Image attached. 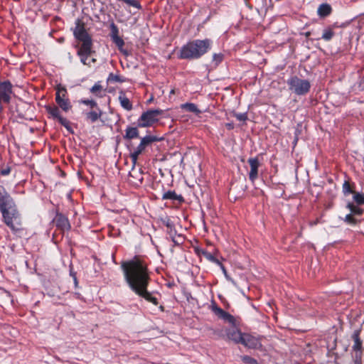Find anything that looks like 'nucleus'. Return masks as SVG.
I'll use <instances>...</instances> for the list:
<instances>
[{
  "label": "nucleus",
  "instance_id": "obj_1",
  "mask_svg": "<svg viewBox=\"0 0 364 364\" xmlns=\"http://www.w3.org/2000/svg\"><path fill=\"white\" fill-rule=\"evenodd\" d=\"M148 266L145 257L140 255H135L132 259L121 263L124 278L130 289L137 296L157 306L158 299L148 291L151 281Z\"/></svg>",
  "mask_w": 364,
  "mask_h": 364
},
{
  "label": "nucleus",
  "instance_id": "obj_2",
  "mask_svg": "<svg viewBox=\"0 0 364 364\" xmlns=\"http://www.w3.org/2000/svg\"><path fill=\"white\" fill-rule=\"evenodd\" d=\"M0 212L6 226L14 234L21 236L25 230L21 215L14 200L2 186H0Z\"/></svg>",
  "mask_w": 364,
  "mask_h": 364
},
{
  "label": "nucleus",
  "instance_id": "obj_3",
  "mask_svg": "<svg viewBox=\"0 0 364 364\" xmlns=\"http://www.w3.org/2000/svg\"><path fill=\"white\" fill-rule=\"evenodd\" d=\"M76 26L74 29V36L82 44L77 51V55L81 58V62L84 65H90V62H87V58H84L85 55H90L92 50V40L87 31L85 30V23L77 19L75 23Z\"/></svg>",
  "mask_w": 364,
  "mask_h": 364
},
{
  "label": "nucleus",
  "instance_id": "obj_4",
  "mask_svg": "<svg viewBox=\"0 0 364 364\" xmlns=\"http://www.w3.org/2000/svg\"><path fill=\"white\" fill-rule=\"evenodd\" d=\"M210 47V41L209 39L191 41L182 47L179 58L181 59L198 58L204 55Z\"/></svg>",
  "mask_w": 364,
  "mask_h": 364
},
{
  "label": "nucleus",
  "instance_id": "obj_5",
  "mask_svg": "<svg viewBox=\"0 0 364 364\" xmlns=\"http://www.w3.org/2000/svg\"><path fill=\"white\" fill-rule=\"evenodd\" d=\"M126 146L129 151L130 159L134 166L136 165L138 157L143 153L145 148L153 141H159L164 138H141L138 142L136 140L139 138H125Z\"/></svg>",
  "mask_w": 364,
  "mask_h": 364
},
{
  "label": "nucleus",
  "instance_id": "obj_6",
  "mask_svg": "<svg viewBox=\"0 0 364 364\" xmlns=\"http://www.w3.org/2000/svg\"><path fill=\"white\" fill-rule=\"evenodd\" d=\"M162 114L163 111L161 109H151L144 112L138 119V127H147L154 125L159 121Z\"/></svg>",
  "mask_w": 364,
  "mask_h": 364
},
{
  "label": "nucleus",
  "instance_id": "obj_7",
  "mask_svg": "<svg viewBox=\"0 0 364 364\" xmlns=\"http://www.w3.org/2000/svg\"><path fill=\"white\" fill-rule=\"evenodd\" d=\"M289 85L290 89L293 90L297 95H304L309 91L310 82L306 80H302L297 77H292Z\"/></svg>",
  "mask_w": 364,
  "mask_h": 364
},
{
  "label": "nucleus",
  "instance_id": "obj_8",
  "mask_svg": "<svg viewBox=\"0 0 364 364\" xmlns=\"http://www.w3.org/2000/svg\"><path fill=\"white\" fill-rule=\"evenodd\" d=\"M210 309L212 312L218 316V318L223 319L224 321L228 322L230 324L235 325L236 320L235 317L218 306L215 301H212Z\"/></svg>",
  "mask_w": 364,
  "mask_h": 364
},
{
  "label": "nucleus",
  "instance_id": "obj_9",
  "mask_svg": "<svg viewBox=\"0 0 364 364\" xmlns=\"http://www.w3.org/2000/svg\"><path fill=\"white\" fill-rule=\"evenodd\" d=\"M210 309L212 312L218 316V318L223 319L224 321L228 322L230 324L235 325L236 320L235 317L218 306L215 301H212Z\"/></svg>",
  "mask_w": 364,
  "mask_h": 364
},
{
  "label": "nucleus",
  "instance_id": "obj_10",
  "mask_svg": "<svg viewBox=\"0 0 364 364\" xmlns=\"http://www.w3.org/2000/svg\"><path fill=\"white\" fill-rule=\"evenodd\" d=\"M360 332H361L360 330H355V331H354V332L352 335V338L354 341V344H353L352 348L354 351H355V363L356 364H359L361 362V358H362V355H363V353H362L363 342L360 338Z\"/></svg>",
  "mask_w": 364,
  "mask_h": 364
},
{
  "label": "nucleus",
  "instance_id": "obj_11",
  "mask_svg": "<svg viewBox=\"0 0 364 364\" xmlns=\"http://www.w3.org/2000/svg\"><path fill=\"white\" fill-rule=\"evenodd\" d=\"M239 344L251 349H259L262 347L259 338L245 333H243Z\"/></svg>",
  "mask_w": 364,
  "mask_h": 364
},
{
  "label": "nucleus",
  "instance_id": "obj_12",
  "mask_svg": "<svg viewBox=\"0 0 364 364\" xmlns=\"http://www.w3.org/2000/svg\"><path fill=\"white\" fill-rule=\"evenodd\" d=\"M53 223L61 232L69 231L71 228L68 218L63 214L57 213L53 220Z\"/></svg>",
  "mask_w": 364,
  "mask_h": 364
},
{
  "label": "nucleus",
  "instance_id": "obj_13",
  "mask_svg": "<svg viewBox=\"0 0 364 364\" xmlns=\"http://www.w3.org/2000/svg\"><path fill=\"white\" fill-rule=\"evenodd\" d=\"M144 173L139 168H136L132 164V170L129 173V181L134 186H140L144 181Z\"/></svg>",
  "mask_w": 364,
  "mask_h": 364
},
{
  "label": "nucleus",
  "instance_id": "obj_14",
  "mask_svg": "<svg viewBox=\"0 0 364 364\" xmlns=\"http://www.w3.org/2000/svg\"><path fill=\"white\" fill-rule=\"evenodd\" d=\"M11 95V85L9 82L0 83V111L2 109L1 103H9Z\"/></svg>",
  "mask_w": 364,
  "mask_h": 364
},
{
  "label": "nucleus",
  "instance_id": "obj_15",
  "mask_svg": "<svg viewBox=\"0 0 364 364\" xmlns=\"http://www.w3.org/2000/svg\"><path fill=\"white\" fill-rule=\"evenodd\" d=\"M46 110L48 112V114H50L54 119H57L60 122L61 124L65 126L68 129V130L70 131V134H75V132L70 129L69 122L66 119H65L60 116V110H59L58 107H57L55 106H53V107L48 106L46 107Z\"/></svg>",
  "mask_w": 364,
  "mask_h": 364
},
{
  "label": "nucleus",
  "instance_id": "obj_16",
  "mask_svg": "<svg viewBox=\"0 0 364 364\" xmlns=\"http://www.w3.org/2000/svg\"><path fill=\"white\" fill-rule=\"evenodd\" d=\"M247 163L250 166L249 178L252 182H254L258 178V168L260 163L257 157L250 158Z\"/></svg>",
  "mask_w": 364,
  "mask_h": 364
},
{
  "label": "nucleus",
  "instance_id": "obj_17",
  "mask_svg": "<svg viewBox=\"0 0 364 364\" xmlns=\"http://www.w3.org/2000/svg\"><path fill=\"white\" fill-rule=\"evenodd\" d=\"M225 336L229 341H232L236 344H239L243 333L235 327L226 328L225 329Z\"/></svg>",
  "mask_w": 364,
  "mask_h": 364
},
{
  "label": "nucleus",
  "instance_id": "obj_18",
  "mask_svg": "<svg viewBox=\"0 0 364 364\" xmlns=\"http://www.w3.org/2000/svg\"><path fill=\"white\" fill-rule=\"evenodd\" d=\"M112 38L113 42L119 48V50L122 53H123L124 55H127L128 52L123 48L124 42L123 39L118 36V29L114 24H112Z\"/></svg>",
  "mask_w": 364,
  "mask_h": 364
},
{
  "label": "nucleus",
  "instance_id": "obj_19",
  "mask_svg": "<svg viewBox=\"0 0 364 364\" xmlns=\"http://www.w3.org/2000/svg\"><path fill=\"white\" fill-rule=\"evenodd\" d=\"M163 224L167 228V234L171 238L172 241L175 244L179 245V242L176 240V236L177 235V232L173 221H171L170 218H167L163 220Z\"/></svg>",
  "mask_w": 364,
  "mask_h": 364
},
{
  "label": "nucleus",
  "instance_id": "obj_20",
  "mask_svg": "<svg viewBox=\"0 0 364 364\" xmlns=\"http://www.w3.org/2000/svg\"><path fill=\"white\" fill-rule=\"evenodd\" d=\"M162 200H176L180 203L184 202V198L181 195H178L174 191H168L163 193Z\"/></svg>",
  "mask_w": 364,
  "mask_h": 364
},
{
  "label": "nucleus",
  "instance_id": "obj_21",
  "mask_svg": "<svg viewBox=\"0 0 364 364\" xmlns=\"http://www.w3.org/2000/svg\"><path fill=\"white\" fill-rule=\"evenodd\" d=\"M119 100L122 107L127 111L132 109V103L123 92H119Z\"/></svg>",
  "mask_w": 364,
  "mask_h": 364
},
{
  "label": "nucleus",
  "instance_id": "obj_22",
  "mask_svg": "<svg viewBox=\"0 0 364 364\" xmlns=\"http://www.w3.org/2000/svg\"><path fill=\"white\" fill-rule=\"evenodd\" d=\"M55 101L59 107L65 112H68L72 107L69 100L68 98L60 99L59 95H55Z\"/></svg>",
  "mask_w": 364,
  "mask_h": 364
},
{
  "label": "nucleus",
  "instance_id": "obj_23",
  "mask_svg": "<svg viewBox=\"0 0 364 364\" xmlns=\"http://www.w3.org/2000/svg\"><path fill=\"white\" fill-rule=\"evenodd\" d=\"M360 205H355L354 203H348L346 208L350 211V213L354 216H361L364 213V209L359 207Z\"/></svg>",
  "mask_w": 364,
  "mask_h": 364
},
{
  "label": "nucleus",
  "instance_id": "obj_24",
  "mask_svg": "<svg viewBox=\"0 0 364 364\" xmlns=\"http://www.w3.org/2000/svg\"><path fill=\"white\" fill-rule=\"evenodd\" d=\"M355 188V183H350L349 181H345L343 186H342V191L345 196H347L350 193H354Z\"/></svg>",
  "mask_w": 364,
  "mask_h": 364
},
{
  "label": "nucleus",
  "instance_id": "obj_25",
  "mask_svg": "<svg viewBox=\"0 0 364 364\" xmlns=\"http://www.w3.org/2000/svg\"><path fill=\"white\" fill-rule=\"evenodd\" d=\"M332 9L328 4H322L318 9V14L321 17H326L331 13Z\"/></svg>",
  "mask_w": 364,
  "mask_h": 364
},
{
  "label": "nucleus",
  "instance_id": "obj_26",
  "mask_svg": "<svg viewBox=\"0 0 364 364\" xmlns=\"http://www.w3.org/2000/svg\"><path fill=\"white\" fill-rule=\"evenodd\" d=\"M343 220L346 224L350 225H356L360 222V220L358 219L351 213L347 214Z\"/></svg>",
  "mask_w": 364,
  "mask_h": 364
},
{
  "label": "nucleus",
  "instance_id": "obj_27",
  "mask_svg": "<svg viewBox=\"0 0 364 364\" xmlns=\"http://www.w3.org/2000/svg\"><path fill=\"white\" fill-rule=\"evenodd\" d=\"M181 107L188 112L196 113V114L200 113V111L198 109L197 106L193 103L183 104L181 105Z\"/></svg>",
  "mask_w": 364,
  "mask_h": 364
},
{
  "label": "nucleus",
  "instance_id": "obj_28",
  "mask_svg": "<svg viewBox=\"0 0 364 364\" xmlns=\"http://www.w3.org/2000/svg\"><path fill=\"white\" fill-rule=\"evenodd\" d=\"M100 115V111L97 108H96L95 109H92L87 113V119H90L92 122H95L96 120H97Z\"/></svg>",
  "mask_w": 364,
  "mask_h": 364
},
{
  "label": "nucleus",
  "instance_id": "obj_29",
  "mask_svg": "<svg viewBox=\"0 0 364 364\" xmlns=\"http://www.w3.org/2000/svg\"><path fill=\"white\" fill-rule=\"evenodd\" d=\"M353 201L355 205H364V193L359 192H355L353 193Z\"/></svg>",
  "mask_w": 364,
  "mask_h": 364
},
{
  "label": "nucleus",
  "instance_id": "obj_30",
  "mask_svg": "<svg viewBox=\"0 0 364 364\" xmlns=\"http://www.w3.org/2000/svg\"><path fill=\"white\" fill-rule=\"evenodd\" d=\"M203 256L210 262L215 263L218 265H222V263L219 261L218 259L215 257L212 253L209 252H203Z\"/></svg>",
  "mask_w": 364,
  "mask_h": 364
},
{
  "label": "nucleus",
  "instance_id": "obj_31",
  "mask_svg": "<svg viewBox=\"0 0 364 364\" xmlns=\"http://www.w3.org/2000/svg\"><path fill=\"white\" fill-rule=\"evenodd\" d=\"M56 95H59L60 99H65L66 95H67V90L66 89L61 86L60 85H58L56 87Z\"/></svg>",
  "mask_w": 364,
  "mask_h": 364
},
{
  "label": "nucleus",
  "instance_id": "obj_32",
  "mask_svg": "<svg viewBox=\"0 0 364 364\" xmlns=\"http://www.w3.org/2000/svg\"><path fill=\"white\" fill-rule=\"evenodd\" d=\"M241 360L246 364H259L257 360L249 355L241 356Z\"/></svg>",
  "mask_w": 364,
  "mask_h": 364
},
{
  "label": "nucleus",
  "instance_id": "obj_33",
  "mask_svg": "<svg viewBox=\"0 0 364 364\" xmlns=\"http://www.w3.org/2000/svg\"><path fill=\"white\" fill-rule=\"evenodd\" d=\"M139 134L136 127H129L127 129V134L125 136H137Z\"/></svg>",
  "mask_w": 364,
  "mask_h": 364
},
{
  "label": "nucleus",
  "instance_id": "obj_34",
  "mask_svg": "<svg viewBox=\"0 0 364 364\" xmlns=\"http://www.w3.org/2000/svg\"><path fill=\"white\" fill-rule=\"evenodd\" d=\"M333 35H334V33L331 29H326L324 31L322 38L324 40L329 41L332 38Z\"/></svg>",
  "mask_w": 364,
  "mask_h": 364
},
{
  "label": "nucleus",
  "instance_id": "obj_35",
  "mask_svg": "<svg viewBox=\"0 0 364 364\" xmlns=\"http://www.w3.org/2000/svg\"><path fill=\"white\" fill-rule=\"evenodd\" d=\"M108 81L110 82H124V79H122V77L119 75H114L113 73L109 74L108 77Z\"/></svg>",
  "mask_w": 364,
  "mask_h": 364
},
{
  "label": "nucleus",
  "instance_id": "obj_36",
  "mask_svg": "<svg viewBox=\"0 0 364 364\" xmlns=\"http://www.w3.org/2000/svg\"><path fill=\"white\" fill-rule=\"evenodd\" d=\"M234 117L240 122H245L247 119L246 113H234Z\"/></svg>",
  "mask_w": 364,
  "mask_h": 364
},
{
  "label": "nucleus",
  "instance_id": "obj_37",
  "mask_svg": "<svg viewBox=\"0 0 364 364\" xmlns=\"http://www.w3.org/2000/svg\"><path fill=\"white\" fill-rule=\"evenodd\" d=\"M102 90V87L100 85H98V84H96L95 85L92 89H91V92L97 95H98L101 91Z\"/></svg>",
  "mask_w": 364,
  "mask_h": 364
},
{
  "label": "nucleus",
  "instance_id": "obj_38",
  "mask_svg": "<svg viewBox=\"0 0 364 364\" xmlns=\"http://www.w3.org/2000/svg\"><path fill=\"white\" fill-rule=\"evenodd\" d=\"M11 167L10 166H4L2 167L0 170V174L2 176H8L11 173Z\"/></svg>",
  "mask_w": 364,
  "mask_h": 364
},
{
  "label": "nucleus",
  "instance_id": "obj_39",
  "mask_svg": "<svg viewBox=\"0 0 364 364\" xmlns=\"http://www.w3.org/2000/svg\"><path fill=\"white\" fill-rule=\"evenodd\" d=\"M82 102L87 105H90L92 109L96 107L97 106V103L93 100H83Z\"/></svg>",
  "mask_w": 364,
  "mask_h": 364
},
{
  "label": "nucleus",
  "instance_id": "obj_40",
  "mask_svg": "<svg viewBox=\"0 0 364 364\" xmlns=\"http://www.w3.org/2000/svg\"><path fill=\"white\" fill-rule=\"evenodd\" d=\"M223 59V55L222 54H215L213 55V60L216 62V64L218 65L220 63Z\"/></svg>",
  "mask_w": 364,
  "mask_h": 364
},
{
  "label": "nucleus",
  "instance_id": "obj_41",
  "mask_svg": "<svg viewBox=\"0 0 364 364\" xmlns=\"http://www.w3.org/2000/svg\"><path fill=\"white\" fill-rule=\"evenodd\" d=\"M93 53V51L90 55H85L84 58H87V62H90V64L89 65H91L92 63H94L96 62V60L95 58H89V57L91 55V54Z\"/></svg>",
  "mask_w": 364,
  "mask_h": 364
},
{
  "label": "nucleus",
  "instance_id": "obj_42",
  "mask_svg": "<svg viewBox=\"0 0 364 364\" xmlns=\"http://www.w3.org/2000/svg\"><path fill=\"white\" fill-rule=\"evenodd\" d=\"M203 252H207V250H203V249H200V248H198V247H196L195 248V252L198 255H203Z\"/></svg>",
  "mask_w": 364,
  "mask_h": 364
},
{
  "label": "nucleus",
  "instance_id": "obj_43",
  "mask_svg": "<svg viewBox=\"0 0 364 364\" xmlns=\"http://www.w3.org/2000/svg\"><path fill=\"white\" fill-rule=\"evenodd\" d=\"M77 140H78V144H79V146H82V147H85V148H86V147H87V146H86V145L82 144V141H83V140H82V138L78 137V138H77Z\"/></svg>",
  "mask_w": 364,
  "mask_h": 364
},
{
  "label": "nucleus",
  "instance_id": "obj_44",
  "mask_svg": "<svg viewBox=\"0 0 364 364\" xmlns=\"http://www.w3.org/2000/svg\"><path fill=\"white\" fill-rule=\"evenodd\" d=\"M183 237L181 235H178V237L177 238H176V240L178 241L179 242V244L180 243H182L183 242Z\"/></svg>",
  "mask_w": 364,
  "mask_h": 364
},
{
  "label": "nucleus",
  "instance_id": "obj_45",
  "mask_svg": "<svg viewBox=\"0 0 364 364\" xmlns=\"http://www.w3.org/2000/svg\"><path fill=\"white\" fill-rule=\"evenodd\" d=\"M222 269H223V272H224L225 274H226V269L225 268V267L222 264V265H219Z\"/></svg>",
  "mask_w": 364,
  "mask_h": 364
},
{
  "label": "nucleus",
  "instance_id": "obj_46",
  "mask_svg": "<svg viewBox=\"0 0 364 364\" xmlns=\"http://www.w3.org/2000/svg\"><path fill=\"white\" fill-rule=\"evenodd\" d=\"M222 269H223V272H224L225 274H226V269L225 268V267L222 264V265H219Z\"/></svg>",
  "mask_w": 364,
  "mask_h": 364
},
{
  "label": "nucleus",
  "instance_id": "obj_47",
  "mask_svg": "<svg viewBox=\"0 0 364 364\" xmlns=\"http://www.w3.org/2000/svg\"><path fill=\"white\" fill-rule=\"evenodd\" d=\"M159 309L161 311H164V306H159Z\"/></svg>",
  "mask_w": 364,
  "mask_h": 364
},
{
  "label": "nucleus",
  "instance_id": "obj_48",
  "mask_svg": "<svg viewBox=\"0 0 364 364\" xmlns=\"http://www.w3.org/2000/svg\"><path fill=\"white\" fill-rule=\"evenodd\" d=\"M227 127H228L229 129H231V128H232V125H231V124H227Z\"/></svg>",
  "mask_w": 364,
  "mask_h": 364
},
{
  "label": "nucleus",
  "instance_id": "obj_49",
  "mask_svg": "<svg viewBox=\"0 0 364 364\" xmlns=\"http://www.w3.org/2000/svg\"><path fill=\"white\" fill-rule=\"evenodd\" d=\"M174 93H175V90H172L171 91V94H174Z\"/></svg>",
  "mask_w": 364,
  "mask_h": 364
},
{
  "label": "nucleus",
  "instance_id": "obj_50",
  "mask_svg": "<svg viewBox=\"0 0 364 364\" xmlns=\"http://www.w3.org/2000/svg\"><path fill=\"white\" fill-rule=\"evenodd\" d=\"M298 138H294V142L295 144L297 142Z\"/></svg>",
  "mask_w": 364,
  "mask_h": 364
},
{
  "label": "nucleus",
  "instance_id": "obj_51",
  "mask_svg": "<svg viewBox=\"0 0 364 364\" xmlns=\"http://www.w3.org/2000/svg\"><path fill=\"white\" fill-rule=\"evenodd\" d=\"M73 139H74L75 143V144H77V141L75 140V138H73Z\"/></svg>",
  "mask_w": 364,
  "mask_h": 364
}]
</instances>
